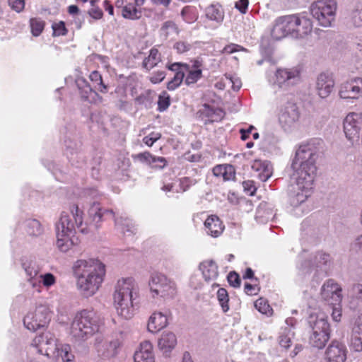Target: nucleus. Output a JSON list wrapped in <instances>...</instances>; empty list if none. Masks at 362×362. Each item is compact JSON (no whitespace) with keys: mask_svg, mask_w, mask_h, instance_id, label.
Listing matches in <instances>:
<instances>
[{"mask_svg":"<svg viewBox=\"0 0 362 362\" xmlns=\"http://www.w3.org/2000/svg\"><path fill=\"white\" fill-rule=\"evenodd\" d=\"M52 28L53 30V36L66 35L67 33V29L66 28L65 23L63 21L53 23Z\"/></svg>","mask_w":362,"mask_h":362,"instance_id":"864d4df0","label":"nucleus"},{"mask_svg":"<svg viewBox=\"0 0 362 362\" xmlns=\"http://www.w3.org/2000/svg\"><path fill=\"white\" fill-rule=\"evenodd\" d=\"M216 298L221 308L222 311L226 313L229 309V296L228 291L224 288H221L216 293Z\"/></svg>","mask_w":362,"mask_h":362,"instance_id":"4c0bfd02","label":"nucleus"},{"mask_svg":"<svg viewBox=\"0 0 362 362\" xmlns=\"http://www.w3.org/2000/svg\"><path fill=\"white\" fill-rule=\"evenodd\" d=\"M100 320L92 310L78 312L71 325V336L77 341H84L98 332Z\"/></svg>","mask_w":362,"mask_h":362,"instance_id":"7ed1b4c3","label":"nucleus"},{"mask_svg":"<svg viewBox=\"0 0 362 362\" xmlns=\"http://www.w3.org/2000/svg\"><path fill=\"white\" fill-rule=\"evenodd\" d=\"M75 214L73 213V217L76 221L77 229L83 234L94 233L100 227V223L103 221L106 216L114 217L112 210L105 209L100 206L98 202H93L88 211V221L86 223L83 221V212L79 211L77 205H74Z\"/></svg>","mask_w":362,"mask_h":362,"instance_id":"39448f33","label":"nucleus"},{"mask_svg":"<svg viewBox=\"0 0 362 362\" xmlns=\"http://www.w3.org/2000/svg\"><path fill=\"white\" fill-rule=\"evenodd\" d=\"M252 168L259 173L257 176L262 182H266L272 175V166L267 160H255Z\"/></svg>","mask_w":362,"mask_h":362,"instance_id":"cd10ccee","label":"nucleus"},{"mask_svg":"<svg viewBox=\"0 0 362 362\" xmlns=\"http://www.w3.org/2000/svg\"><path fill=\"white\" fill-rule=\"evenodd\" d=\"M362 127V115L356 112L349 113L344 120V132L350 141L358 140Z\"/></svg>","mask_w":362,"mask_h":362,"instance_id":"4468645a","label":"nucleus"},{"mask_svg":"<svg viewBox=\"0 0 362 362\" xmlns=\"http://www.w3.org/2000/svg\"><path fill=\"white\" fill-rule=\"evenodd\" d=\"M181 67L183 68L185 71L189 70V65L185 63L175 62L168 66L169 70L175 71V73L178 71H182L180 69Z\"/></svg>","mask_w":362,"mask_h":362,"instance_id":"0e129e2a","label":"nucleus"},{"mask_svg":"<svg viewBox=\"0 0 362 362\" xmlns=\"http://www.w3.org/2000/svg\"><path fill=\"white\" fill-rule=\"evenodd\" d=\"M22 268L24 269L28 281L33 287H37L40 284V280H37V276L40 272L39 266L35 259L23 257L21 259Z\"/></svg>","mask_w":362,"mask_h":362,"instance_id":"412c9836","label":"nucleus"},{"mask_svg":"<svg viewBox=\"0 0 362 362\" xmlns=\"http://www.w3.org/2000/svg\"><path fill=\"white\" fill-rule=\"evenodd\" d=\"M161 137V134L158 132H152L148 136L143 139L144 143L148 146H151L153 144Z\"/></svg>","mask_w":362,"mask_h":362,"instance_id":"13d9d810","label":"nucleus"},{"mask_svg":"<svg viewBox=\"0 0 362 362\" xmlns=\"http://www.w3.org/2000/svg\"><path fill=\"white\" fill-rule=\"evenodd\" d=\"M161 30L164 33L166 37L172 35H177L179 33L176 24L171 21L165 22L161 28Z\"/></svg>","mask_w":362,"mask_h":362,"instance_id":"de8ad7c7","label":"nucleus"},{"mask_svg":"<svg viewBox=\"0 0 362 362\" xmlns=\"http://www.w3.org/2000/svg\"><path fill=\"white\" fill-rule=\"evenodd\" d=\"M45 23L40 18H32L30 19V27L33 36H39L44 30Z\"/></svg>","mask_w":362,"mask_h":362,"instance_id":"a19ab883","label":"nucleus"},{"mask_svg":"<svg viewBox=\"0 0 362 362\" xmlns=\"http://www.w3.org/2000/svg\"><path fill=\"white\" fill-rule=\"evenodd\" d=\"M89 78L90 81L95 83V88L98 89L103 93H106L107 92V86L103 83L102 76L98 71H92Z\"/></svg>","mask_w":362,"mask_h":362,"instance_id":"58836bf2","label":"nucleus"},{"mask_svg":"<svg viewBox=\"0 0 362 362\" xmlns=\"http://www.w3.org/2000/svg\"><path fill=\"white\" fill-rule=\"evenodd\" d=\"M199 112L200 113V115L203 117H207L211 119V122H214L215 120L214 115H220L223 112L220 109H214L212 107H211L209 105L204 104L202 106V108L199 110Z\"/></svg>","mask_w":362,"mask_h":362,"instance_id":"37998d69","label":"nucleus"},{"mask_svg":"<svg viewBox=\"0 0 362 362\" xmlns=\"http://www.w3.org/2000/svg\"><path fill=\"white\" fill-rule=\"evenodd\" d=\"M10 8L17 13H21L25 8V0H8Z\"/></svg>","mask_w":362,"mask_h":362,"instance_id":"5fc2aeb1","label":"nucleus"},{"mask_svg":"<svg viewBox=\"0 0 362 362\" xmlns=\"http://www.w3.org/2000/svg\"><path fill=\"white\" fill-rule=\"evenodd\" d=\"M88 15L95 20L100 19L103 17V11L99 7H93L88 11Z\"/></svg>","mask_w":362,"mask_h":362,"instance_id":"69168bd1","label":"nucleus"},{"mask_svg":"<svg viewBox=\"0 0 362 362\" xmlns=\"http://www.w3.org/2000/svg\"><path fill=\"white\" fill-rule=\"evenodd\" d=\"M64 344L58 342L54 334L50 332H45L36 336L32 342V346L37 349V351L47 356H59L60 347Z\"/></svg>","mask_w":362,"mask_h":362,"instance_id":"9d476101","label":"nucleus"},{"mask_svg":"<svg viewBox=\"0 0 362 362\" xmlns=\"http://www.w3.org/2000/svg\"><path fill=\"white\" fill-rule=\"evenodd\" d=\"M311 329L310 344L318 349H323L330 338V326L327 317L322 313H311L308 317Z\"/></svg>","mask_w":362,"mask_h":362,"instance_id":"423d86ee","label":"nucleus"},{"mask_svg":"<svg viewBox=\"0 0 362 362\" xmlns=\"http://www.w3.org/2000/svg\"><path fill=\"white\" fill-rule=\"evenodd\" d=\"M339 95L344 99H358L362 95V78L352 77L342 83Z\"/></svg>","mask_w":362,"mask_h":362,"instance_id":"2eb2a0df","label":"nucleus"},{"mask_svg":"<svg viewBox=\"0 0 362 362\" xmlns=\"http://www.w3.org/2000/svg\"><path fill=\"white\" fill-rule=\"evenodd\" d=\"M243 187L244 188V191L250 196L254 195L257 190L253 180L244 181L243 182Z\"/></svg>","mask_w":362,"mask_h":362,"instance_id":"bf43d9fd","label":"nucleus"},{"mask_svg":"<svg viewBox=\"0 0 362 362\" xmlns=\"http://www.w3.org/2000/svg\"><path fill=\"white\" fill-rule=\"evenodd\" d=\"M115 225L124 235H132L136 231V228L131 219L120 217L115 219Z\"/></svg>","mask_w":362,"mask_h":362,"instance_id":"2f4dec72","label":"nucleus"},{"mask_svg":"<svg viewBox=\"0 0 362 362\" xmlns=\"http://www.w3.org/2000/svg\"><path fill=\"white\" fill-rule=\"evenodd\" d=\"M276 83L282 88H287L297 83L300 71L297 69H278L276 71Z\"/></svg>","mask_w":362,"mask_h":362,"instance_id":"f3484780","label":"nucleus"},{"mask_svg":"<svg viewBox=\"0 0 362 362\" xmlns=\"http://www.w3.org/2000/svg\"><path fill=\"white\" fill-rule=\"evenodd\" d=\"M332 308V317L335 322H339L341 317V303L339 305H330Z\"/></svg>","mask_w":362,"mask_h":362,"instance_id":"052dcab7","label":"nucleus"},{"mask_svg":"<svg viewBox=\"0 0 362 362\" xmlns=\"http://www.w3.org/2000/svg\"><path fill=\"white\" fill-rule=\"evenodd\" d=\"M135 289L132 278H122L117 281L113 295L117 313L124 319H131L134 315L133 291Z\"/></svg>","mask_w":362,"mask_h":362,"instance_id":"20e7f679","label":"nucleus"},{"mask_svg":"<svg viewBox=\"0 0 362 362\" xmlns=\"http://www.w3.org/2000/svg\"><path fill=\"white\" fill-rule=\"evenodd\" d=\"M70 351L71 346L69 344H64L60 347L59 356L54 357H61L63 362H74V356Z\"/></svg>","mask_w":362,"mask_h":362,"instance_id":"49530a36","label":"nucleus"},{"mask_svg":"<svg viewBox=\"0 0 362 362\" xmlns=\"http://www.w3.org/2000/svg\"><path fill=\"white\" fill-rule=\"evenodd\" d=\"M137 6L132 4H127L123 6L122 10V15L124 18L129 20H138L142 16V11L141 9L136 8Z\"/></svg>","mask_w":362,"mask_h":362,"instance_id":"72a5a7b5","label":"nucleus"},{"mask_svg":"<svg viewBox=\"0 0 362 362\" xmlns=\"http://www.w3.org/2000/svg\"><path fill=\"white\" fill-rule=\"evenodd\" d=\"M76 287L86 298L93 296L99 289L105 274V265L98 259H81L72 267Z\"/></svg>","mask_w":362,"mask_h":362,"instance_id":"f257e3e1","label":"nucleus"},{"mask_svg":"<svg viewBox=\"0 0 362 362\" xmlns=\"http://www.w3.org/2000/svg\"><path fill=\"white\" fill-rule=\"evenodd\" d=\"M160 61L158 51L156 49H151L148 57H146L142 63L143 67L147 70L153 69Z\"/></svg>","mask_w":362,"mask_h":362,"instance_id":"e433bc0d","label":"nucleus"},{"mask_svg":"<svg viewBox=\"0 0 362 362\" xmlns=\"http://www.w3.org/2000/svg\"><path fill=\"white\" fill-rule=\"evenodd\" d=\"M165 77V74L164 71H159L153 74V75L150 78V81L153 83H159Z\"/></svg>","mask_w":362,"mask_h":362,"instance_id":"338daca9","label":"nucleus"},{"mask_svg":"<svg viewBox=\"0 0 362 362\" xmlns=\"http://www.w3.org/2000/svg\"><path fill=\"white\" fill-rule=\"evenodd\" d=\"M204 226L206 233L214 238L219 236L224 229L222 222L216 215L209 216L204 222Z\"/></svg>","mask_w":362,"mask_h":362,"instance_id":"a878e982","label":"nucleus"},{"mask_svg":"<svg viewBox=\"0 0 362 362\" xmlns=\"http://www.w3.org/2000/svg\"><path fill=\"white\" fill-rule=\"evenodd\" d=\"M174 48L178 53L182 54L189 51L191 49V45L186 42L180 41L174 45Z\"/></svg>","mask_w":362,"mask_h":362,"instance_id":"680f3d73","label":"nucleus"},{"mask_svg":"<svg viewBox=\"0 0 362 362\" xmlns=\"http://www.w3.org/2000/svg\"><path fill=\"white\" fill-rule=\"evenodd\" d=\"M213 173L215 176H217V177L222 175L224 180H230L234 176L233 175V169L231 165H229V166L217 165L214 168Z\"/></svg>","mask_w":362,"mask_h":362,"instance_id":"ea45409f","label":"nucleus"},{"mask_svg":"<svg viewBox=\"0 0 362 362\" xmlns=\"http://www.w3.org/2000/svg\"><path fill=\"white\" fill-rule=\"evenodd\" d=\"M255 308L262 314L271 315L272 309L264 299L259 298L255 303Z\"/></svg>","mask_w":362,"mask_h":362,"instance_id":"603ef678","label":"nucleus"},{"mask_svg":"<svg viewBox=\"0 0 362 362\" xmlns=\"http://www.w3.org/2000/svg\"><path fill=\"white\" fill-rule=\"evenodd\" d=\"M292 37L303 38L312 33L313 22L310 18L303 14L291 15Z\"/></svg>","mask_w":362,"mask_h":362,"instance_id":"dca6fc26","label":"nucleus"},{"mask_svg":"<svg viewBox=\"0 0 362 362\" xmlns=\"http://www.w3.org/2000/svg\"><path fill=\"white\" fill-rule=\"evenodd\" d=\"M350 346L355 351H362V334L351 333Z\"/></svg>","mask_w":362,"mask_h":362,"instance_id":"3c124183","label":"nucleus"},{"mask_svg":"<svg viewBox=\"0 0 362 362\" xmlns=\"http://www.w3.org/2000/svg\"><path fill=\"white\" fill-rule=\"evenodd\" d=\"M341 286L334 279L327 280L321 287L322 299L329 305L341 303L343 296Z\"/></svg>","mask_w":362,"mask_h":362,"instance_id":"f8f14e48","label":"nucleus"},{"mask_svg":"<svg viewBox=\"0 0 362 362\" xmlns=\"http://www.w3.org/2000/svg\"><path fill=\"white\" fill-rule=\"evenodd\" d=\"M291 15L284 16L275 20L271 32L272 37L275 40H281L287 35L292 36Z\"/></svg>","mask_w":362,"mask_h":362,"instance_id":"a211bd4d","label":"nucleus"},{"mask_svg":"<svg viewBox=\"0 0 362 362\" xmlns=\"http://www.w3.org/2000/svg\"><path fill=\"white\" fill-rule=\"evenodd\" d=\"M185 77L183 71H178L175 74L174 77L168 83L167 88L169 90H174L182 82Z\"/></svg>","mask_w":362,"mask_h":362,"instance_id":"a18cd8bd","label":"nucleus"},{"mask_svg":"<svg viewBox=\"0 0 362 362\" xmlns=\"http://www.w3.org/2000/svg\"><path fill=\"white\" fill-rule=\"evenodd\" d=\"M187 71L189 73L185 81L187 85L195 83L202 77V71L201 69L190 70L189 66Z\"/></svg>","mask_w":362,"mask_h":362,"instance_id":"8fccbe9b","label":"nucleus"},{"mask_svg":"<svg viewBox=\"0 0 362 362\" xmlns=\"http://www.w3.org/2000/svg\"><path fill=\"white\" fill-rule=\"evenodd\" d=\"M249 4L248 0H239L235 3V8L242 13H245Z\"/></svg>","mask_w":362,"mask_h":362,"instance_id":"774afa93","label":"nucleus"},{"mask_svg":"<svg viewBox=\"0 0 362 362\" xmlns=\"http://www.w3.org/2000/svg\"><path fill=\"white\" fill-rule=\"evenodd\" d=\"M134 100L137 105L150 107L153 101L152 92L147 90L137 96Z\"/></svg>","mask_w":362,"mask_h":362,"instance_id":"c03bdc74","label":"nucleus"},{"mask_svg":"<svg viewBox=\"0 0 362 362\" xmlns=\"http://www.w3.org/2000/svg\"><path fill=\"white\" fill-rule=\"evenodd\" d=\"M351 23L355 27H362V2H356L350 13Z\"/></svg>","mask_w":362,"mask_h":362,"instance_id":"c9c22d12","label":"nucleus"},{"mask_svg":"<svg viewBox=\"0 0 362 362\" xmlns=\"http://www.w3.org/2000/svg\"><path fill=\"white\" fill-rule=\"evenodd\" d=\"M27 233L31 236H39L43 233V228L37 219H28L24 222Z\"/></svg>","mask_w":362,"mask_h":362,"instance_id":"f704fd0d","label":"nucleus"},{"mask_svg":"<svg viewBox=\"0 0 362 362\" xmlns=\"http://www.w3.org/2000/svg\"><path fill=\"white\" fill-rule=\"evenodd\" d=\"M148 286L153 298H172L177 293L175 283L162 274H152L148 281Z\"/></svg>","mask_w":362,"mask_h":362,"instance_id":"1a4fd4ad","label":"nucleus"},{"mask_svg":"<svg viewBox=\"0 0 362 362\" xmlns=\"http://www.w3.org/2000/svg\"><path fill=\"white\" fill-rule=\"evenodd\" d=\"M206 15L209 19L218 23L222 22L224 17L223 11L219 8L213 5L206 8Z\"/></svg>","mask_w":362,"mask_h":362,"instance_id":"79ce46f5","label":"nucleus"},{"mask_svg":"<svg viewBox=\"0 0 362 362\" xmlns=\"http://www.w3.org/2000/svg\"><path fill=\"white\" fill-rule=\"evenodd\" d=\"M320 150L314 141L300 145L296 151L291 168V179L303 187H310L314 183L317 171L316 162Z\"/></svg>","mask_w":362,"mask_h":362,"instance_id":"f03ea898","label":"nucleus"},{"mask_svg":"<svg viewBox=\"0 0 362 362\" xmlns=\"http://www.w3.org/2000/svg\"><path fill=\"white\" fill-rule=\"evenodd\" d=\"M311 264L313 269L326 274L329 268L330 256L329 254L318 252L315 255Z\"/></svg>","mask_w":362,"mask_h":362,"instance_id":"393cba45","label":"nucleus"},{"mask_svg":"<svg viewBox=\"0 0 362 362\" xmlns=\"http://www.w3.org/2000/svg\"><path fill=\"white\" fill-rule=\"evenodd\" d=\"M297 189L291 192L289 194V203L293 207H298L304 203L308 197L310 195L311 189H313V184L310 185V187L305 188L296 183Z\"/></svg>","mask_w":362,"mask_h":362,"instance_id":"b1692460","label":"nucleus"},{"mask_svg":"<svg viewBox=\"0 0 362 362\" xmlns=\"http://www.w3.org/2000/svg\"><path fill=\"white\" fill-rule=\"evenodd\" d=\"M334 86V81L331 76L322 73L317 76L315 88L321 98H327L332 92Z\"/></svg>","mask_w":362,"mask_h":362,"instance_id":"4be33fe9","label":"nucleus"},{"mask_svg":"<svg viewBox=\"0 0 362 362\" xmlns=\"http://www.w3.org/2000/svg\"><path fill=\"white\" fill-rule=\"evenodd\" d=\"M299 118L300 112L295 103L288 101L280 110L279 122L285 131L290 130Z\"/></svg>","mask_w":362,"mask_h":362,"instance_id":"ddd939ff","label":"nucleus"},{"mask_svg":"<svg viewBox=\"0 0 362 362\" xmlns=\"http://www.w3.org/2000/svg\"><path fill=\"white\" fill-rule=\"evenodd\" d=\"M37 280H40V283L42 282L43 285L46 287H49L55 283V277L51 273L40 275L39 279L37 278Z\"/></svg>","mask_w":362,"mask_h":362,"instance_id":"4d7b16f0","label":"nucleus"},{"mask_svg":"<svg viewBox=\"0 0 362 362\" xmlns=\"http://www.w3.org/2000/svg\"><path fill=\"white\" fill-rule=\"evenodd\" d=\"M51 320L49 308L45 305L38 306L35 312L29 313L23 319L25 327L30 330L35 331L40 327L47 326Z\"/></svg>","mask_w":362,"mask_h":362,"instance_id":"9b49d317","label":"nucleus"},{"mask_svg":"<svg viewBox=\"0 0 362 362\" xmlns=\"http://www.w3.org/2000/svg\"><path fill=\"white\" fill-rule=\"evenodd\" d=\"M73 213L75 214L74 206L71 209V216L64 211L61 214L59 220L56 223L57 246L63 252H67L71 247V236L75 234L77 228Z\"/></svg>","mask_w":362,"mask_h":362,"instance_id":"0eeeda50","label":"nucleus"},{"mask_svg":"<svg viewBox=\"0 0 362 362\" xmlns=\"http://www.w3.org/2000/svg\"><path fill=\"white\" fill-rule=\"evenodd\" d=\"M346 346L337 341H333L326 351V361L345 362L346 358Z\"/></svg>","mask_w":362,"mask_h":362,"instance_id":"aec40b11","label":"nucleus"},{"mask_svg":"<svg viewBox=\"0 0 362 362\" xmlns=\"http://www.w3.org/2000/svg\"><path fill=\"white\" fill-rule=\"evenodd\" d=\"M168 325L167 316L162 313H154L148 320L147 329L152 333H156Z\"/></svg>","mask_w":362,"mask_h":362,"instance_id":"bb28decb","label":"nucleus"},{"mask_svg":"<svg viewBox=\"0 0 362 362\" xmlns=\"http://www.w3.org/2000/svg\"><path fill=\"white\" fill-rule=\"evenodd\" d=\"M337 4L335 0H318L310 6V13L319 25L331 27L336 18Z\"/></svg>","mask_w":362,"mask_h":362,"instance_id":"6e6552de","label":"nucleus"},{"mask_svg":"<svg viewBox=\"0 0 362 362\" xmlns=\"http://www.w3.org/2000/svg\"><path fill=\"white\" fill-rule=\"evenodd\" d=\"M229 284L234 288H239L240 286V278L235 272H230L227 276Z\"/></svg>","mask_w":362,"mask_h":362,"instance_id":"6e6d98bb","label":"nucleus"},{"mask_svg":"<svg viewBox=\"0 0 362 362\" xmlns=\"http://www.w3.org/2000/svg\"><path fill=\"white\" fill-rule=\"evenodd\" d=\"M170 104V95L166 91H163L158 97V110L160 112L166 110Z\"/></svg>","mask_w":362,"mask_h":362,"instance_id":"09e8293b","label":"nucleus"},{"mask_svg":"<svg viewBox=\"0 0 362 362\" xmlns=\"http://www.w3.org/2000/svg\"><path fill=\"white\" fill-rule=\"evenodd\" d=\"M348 298L349 303L354 306H356L358 301H362V278L351 286L349 291Z\"/></svg>","mask_w":362,"mask_h":362,"instance_id":"473e14b6","label":"nucleus"},{"mask_svg":"<svg viewBox=\"0 0 362 362\" xmlns=\"http://www.w3.org/2000/svg\"><path fill=\"white\" fill-rule=\"evenodd\" d=\"M351 333L362 334V314L356 318Z\"/></svg>","mask_w":362,"mask_h":362,"instance_id":"e2e57ef3","label":"nucleus"},{"mask_svg":"<svg viewBox=\"0 0 362 362\" xmlns=\"http://www.w3.org/2000/svg\"><path fill=\"white\" fill-rule=\"evenodd\" d=\"M176 344V337L172 332L163 333L158 340V347L164 353L170 352Z\"/></svg>","mask_w":362,"mask_h":362,"instance_id":"c756f323","label":"nucleus"},{"mask_svg":"<svg viewBox=\"0 0 362 362\" xmlns=\"http://www.w3.org/2000/svg\"><path fill=\"white\" fill-rule=\"evenodd\" d=\"M134 360L135 362H155L153 346L150 341H144L140 344L134 353Z\"/></svg>","mask_w":362,"mask_h":362,"instance_id":"5701e85b","label":"nucleus"},{"mask_svg":"<svg viewBox=\"0 0 362 362\" xmlns=\"http://www.w3.org/2000/svg\"><path fill=\"white\" fill-rule=\"evenodd\" d=\"M204 279L210 281L216 279L218 275V266L213 260L204 261L199 264Z\"/></svg>","mask_w":362,"mask_h":362,"instance_id":"c85d7f7f","label":"nucleus"},{"mask_svg":"<svg viewBox=\"0 0 362 362\" xmlns=\"http://www.w3.org/2000/svg\"><path fill=\"white\" fill-rule=\"evenodd\" d=\"M120 346L121 341L118 339L99 343L96 346L98 356L103 359L115 357L119 353Z\"/></svg>","mask_w":362,"mask_h":362,"instance_id":"6ab92c4d","label":"nucleus"},{"mask_svg":"<svg viewBox=\"0 0 362 362\" xmlns=\"http://www.w3.org/2000/svg\"><path fill=\"white\" fill-rule=\"evenodd\" d=\"M76 83L80 90L81 97L83 100L92 102L95 96L99 97L97 92L93 90L90 84L85 79H79Z\"/></svg>","mask_w":362,"mask_h":362,"instance_id":"7c9ffc66","label":"nucleus"}]
</instances>
